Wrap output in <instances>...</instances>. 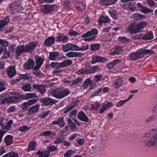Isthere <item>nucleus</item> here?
Returning a JSON list of instances; mask_svg holds the SVG:
<instances>
[{"instance_id": "57", "label": "nucleus", "mask_w": 157, "mask_h": 157, "mask_svg": "<svg viewBox=\"0 0 157 157\" xmlns=\"http://www.w3.org/2000/svg\"><path fill=\"white\" fill-rule=\"evenodd\" d=\"M29 129V128L27 126H23L20 127L18 129V130L21 131V132H25Z\"/></svg>"}, {"instance_id": "6", "label": "nucleus", "mask_w": 157, "mask_h": 157, "mask_svg": "<svg viewBox=\"0 0 157 157\" xmlns=\"http://www.w3.org/2000/svg\"><path fill=\"white\" fill-rule=\"evenodd\" d=\"M21 0H16L10 6V10L12 12L20 11L21 10Z\"/></svg>"}, {"instance_id": "14", "label": "nucleus", "mask_w": 157, "mask_h": 157, "mask_svg": "<svg viewBox=\"0 0 157 157\" xmlns=\"http://www.w3.org/2000/svg\"><path fill=\"white\" fill-rule=\"evenodd\" d=\"M146 145L148 146H157V133L151 137L147 142Z\"/></svg>"}, {"instance_id": "36", "label": "nucleus", "mask_w": 157, "mask_h": 157, "mask_svg": "<svg viewBox=\"0 0 157 157\" xmlns=\"http://www.w3.org/2000/svg\"><path fill=\"white\" fill-rule=\"evenodd\" d=\"M36 144L35 142L34 141H31L28 145V147L26 150L27 152H29L31 151L35 150V147Z\"/></svg>"}, {"instance_id": "5", "label": "nucleus", "mask_w": 157, "mask_h": 157, "mask_svg": "<svg viewBox=\"0 0 157 157\" xmlns=\"http://www.w3.org/2000/svg\"><path fill=\"white\" fill-rule=\"evenodd\" d=\"M41 8L42 11L46 14L50 13L57 9V5L55 4L42 5Z\"/></svg>"}, {"instance_id": "18", "label": "nucleus", "mask_w": 157, "mask_h": 157, "mask_svg": "<svg viewBox=\"0 0 157 157\" xmlns=\"http://www.w3.org/2000/svg\"><path fill=\"white\" fill-rule=\"evenodd\" d=\"M123 51L122 47L120 46H116L111 49L110 51V54L112 55L115 54H119L122 53Z\"/></svg>"}, {"instance_id": "10", "label": "nucleus", "mask_w": 157, "mask_h": 157, "mask_svg": "<svg viewBox=\"0 0 157 157\" xmlns=\"http://www.w3.org/2000/svg\"><path fill=\"white\" fill-rule=\"evenodd\" d=\"M37 43L32 42L26 44L24 47L26 52L31 53L36 46Z\"/></svg>"}, {"instance_id": "11", "label": "nucleus", "mask_w": 157, "mask_h": 157, "mask_svg": "<svg viewBox=\"0 0 157 157\" xmlns=\"http://www.w3.org/2000/svg\"><path fill=\"white\" fill-rule=\"evenodd\" d=\"M77 118L81 121L86 123L91 122L90 120L83 111H81L78 112L77 115Z\"/></svg>"}, {"instance_id": "55", "label": "nucleus", "mask_w": 157, "mask_h": 157, "mask_svg": "<svg viewBox=\"0 0 157 157\" xmlns=\"http://www.w3.org/2000/svg\"><path fill=\"white\" fill-rule=\"evenodd\" d=\"M118 41L122 43H126L129 41V40L125 37H120L118 38Z\"/></svg>"}, {"instance_id": "25", "label": "nucleus", "mask_w": 157, "mask_h": 157, "mask_svg": "<svg viewBox=\"0 0 157 157\" xmlns=\"http://www.w3.org/2000/svg\"><path fill=\"white\" fill-rule=\"evenodd\" d=\"M21 98L25 99H35L37 97L36 94L34 93H26L25 95H21Z\"/></svg>"}, {"instance_id": "27", "label": "nucleus", "mask_w": 157, "mask_h": 157, "mask_svg": "<svg viewBox=\"0 0 157 157\" xmlns=\"http://www.w3.org/2000/svg\"><path fill=\"white\" fill-rule=\"evenodd\" d=\"M121 62V60L119 59H116L113 61L107 63L106 64V66L109 69H112L117 63Z\"/></svg>"}, {"instance_id": "54", "label": "nucleus", "mask_w": 157, "mask_h": 157, "mask_svg": "<svg viewBox=\"0 0 157 157\" xmlns=\"http://www.w3.org/2000/svg\"><path fill=\"white\" fill-rule=\"evenodd\" d=\"M141 12L143 13H147L153 12V10L149 9L147 7H144Z\"/></svg>"}, {"instance_id": "24", "label": "nucleus", "mask_w": 157, "mask_h": 157, "mask_svg": "<svg viewBox=\"0 0 157 157\" xmlns=\"http://www.w3.org/2000/svg\"><path fill=\"white\" fill-rule=\"evenodd\" d=\"M34 65V62L33 60L30 59L25 62L24 64V66L25 69L30 70L31 68H33Z\"/></svg>"}, {"instance_id": "15", "label": "nucleus", "mask_w": 157, "mask_h": 157, "mask_svg": "<svg viewBox=\"0 0 157 157\" xmlns=\"http://www.w3.org/2000/svg\"><path fill=\"white\" fill-rule=\"evenodd\" d=\"M33 88L40 94H44L45 91V86L42 85L35 84L33 86Z\"/></svg>"}, {"instance_id": "16", "label": "nucleus", "mask_w": 157, "mask_h": 157, "mask_svg": "<svg viewBox=\"0 0 157 157\" xmlns=\"http://www.w3.org/2000/svg\"><path fill=\"white\" fill-rule=\"evenodd\" d=\"M52 123L53 125H58L60 127H63L66 124L63 118L61 117H59L56 121H52Z\"/></svg>"}, {"instance_id": "32", "label": "nucleus", "mask_w": 157, "mask_h": 157, "mask_svg": "<svg viewBox=\"0 0 157 157\" xmlns=\"http://www.w3.org/2000/svg\"><path fill=\"white\" fill-rule=\"evenodd\" d=\"M142 39L144 40H150L153 38V35L152 32H149L143 35Z\"/></svg>"}, {"instance_id": "20", "label": "nucleus", "mask_w": 157, "mask_h": 157, "mask_svg": "<svg viewBox=\"0 0 157 157\" xmlns=\"http://www.w3.org/2000/svg\"><path fill=\"white\" fill-rule=\"evenodd\" d=\"M26 52L24 45H22L18 46L16 48L15 53L16 54V57L17 58L21 56L22 53Z\"/></svg>"}, {"instance_id": "39", "label": "nucleus", "mask_w": 157, "mask_h": 157, "mask_svg": "<svg viewBox=\"0 0 157 157\" xmlns=\"http://www.w3.org/2000/svg\"><path fill=\"white\" fill-rule=\"evenodd\" d=\"M93 84V82L91 80L90 78L86 79L82 84V86L86 88L88 86L91 85Z\"/></svg>"}, {"instance_id": "13", "label": "nucleus", "mask_w": 157, "mask_h": 157, "mask_svg": "<svg viewBox=\"0 0 157 157\" xmlns=\"http://www.w3.org/2000/svg\"><path fill=\"white\" fill-rule=\"evenodd\" d=\"M107 61L106 59L104 57H101L98 56H93L91 63L94 64L97 62L105 63Z\"/></svg>"}, {"instance_id": "47", "label": "nucleus", "mask_w": 157, "mask_h": 157, "mask_svg": "<svg viewBox=\"0 0 157 157\" xmlns=\"http://www.w3.org/2000/svg\"><path fill=\"white\" fill-rule=\"evenodd\" d=\"M57 147L55 146L52 145L48 147L46 149V151L47 153H49L51 152L57 150Z\"/></svg>"}, {"instance_id": "41", "label": "nucleus", "mask_w": 157, "mask_h": 157, "mask_svg": "<svg viewBox=\"0 0 157 157\" xmlns=\"http://www.w3.org/2000/svg\"><path fill=\"white\" fill-rule=\"evenodd\" d=\"M100 46V44H92L90 45V49L91 51L97 50L99 49Z\"/></svg>"}, {"instance_id": "38", "label": "nucleus", "mask_w": 157, "mask_h": 157, "mask_svg": "<svg viewBox=\"0 0 157 157\" xmlns=\"http://www.w3.org/2000/svg\"><path fill=\"white\" fill-rule=\"evenodd\" d=\"M40 135L44 136H50V137H52L53 136H56V133H52L51 131H47L42 132Z\"/></svg>"}, {"instance_id": "35", "label": "nucleus", "mask_w": 157, "mask_h": 157, "mask_svg": "<svg viewBox=\"0 0 157 157\" xmlns=\"http://www.w3.org/2000/svg\"><path fill=\"white\" fill-rule=\"evenodd\" d=\"M123 83V80L121 78H119L113 84V87L115 89H117L121 86Z\"/></svg>"}, {"instance_id": "9", "label": "nucleus", "mask_w": 157, "mask_h": 157, "mask_svg": "<svg viewBox=\"0 0 157 157\" xmlns=\"http://www.w3.org/2000/svg\"><path fill=\"white\" fill-rule=\"evenodd\" d=\"M40 100L41 105L44 106L52 105L56 103V100L49 98L40 99Z\"/></svg>"}, {"instance_id": "64", "label": "nucleus", "mask_w": 157, "mask_h": 157, "mask_svg": "<svg viewBox=\"0 0 157 157\" xmlns=\"http://www.w3.org/2000/svg\"><path fill=\"white\" fill-rule=\"evenodd\" d=\"M1 130H2V132L4 134L6 132L10 130V129L6 125L5 126H4L3 125L2 127Z\"/></svg>"}, {"instance_id": "59", "label": "nucleus", "mask_w": 157, "mask_h": 157, "mask_svg": "<svg viewBox=\"0 0 157 157\" xmlns=\"http://www.w3.org/2000/svg\"><path fill=\"white\" fill-rule=\"evenodd\" d=\"M25 76V74H21L20 75L18 78L16 79L15 80H13L12 81V83L13 84L16 82H17L20 80L23 79H24Z\"/></svg>"}, {"instance_id": "50", "label": "nucleus", "mask_w": 157, "mask_h": 157, "mask_svg": "<svg viewBox=\"0 0 157 157\" xmlns=\"http://www.w3.org/2000/svg\"><path fill=\"white\" fill-rule=\"evenodd\" d=\"M100 104L98 102H96L94 104H92L91 105L92 109V110H94L95 111H97L98 108L100 107Z\"/></svg>"}, {"instance_id": "42", "label": "nucleus", "mask_w": 157, "mask_h": 157, "mask_svg": "<svg viewBox=\"0 0 157 157\" xmlns=\"http://www.w3.org/2000/svg\"><path fill=\"white\" fill-rule=\"evenodd\" d=\"M18 155L17 153L13 151H10L8 153L3 155L2 157H18Z\"/></svg>"}, {"instance_id": "56", "label": "nucleus", "mask_w": 157, "mask_h": 157, "mask_svg": "<svg viewBox=\"0 0 157 157\" xmlns=\"http://www.w3.org/2000/svg\"><path fill=\"white\" fill-rule=\"evenodd\" d=\"M156 129L154 128L151 129L148 132L146 133L144 136V137H148L152 135V132L155 131Z\"/></svg>"}, {"instance_id": "62", "label": "nucleus", "mask_w": 157, "mask_h": 157, "mask_svg": "<svg viewBox=\"0 0 157 157\" xmlns=\"http://www.w3.org/2000/svg\"><path fill=\"white\" fill-rule=\"evenodd\" d=\"M102 90V88H99L95 92L93 93L91 95V97H94L95 96H96L98 95L99 94L101 93Z\"/></svg>"}, {"instance_id": "51", "label": "nucleus", "mask_w": 157, "mask_h": 157, "mask_svg": "<svg viewBox=\"0 0 157 157\" xmlns=\"http://www.w3.org/2000/svg\"><path fill=\"white\" fill-rule=\"evenodd\" d=\"M29 106L27 102H24L21 105V108L24 111L28 110Z\"/></svg>"}, {"instance_id": "60", "label": "nucleus", "mask_w": 157, "mask_h": 157, "mask_svg": "<svg viewBox=\"0 0 157 157\" xmlns=\"http://www.w3.org/2000/svg\"><path fill=\"white\" fill-rule=\"evenodd\" d=\"M9 97L8 98H5L1 100V103L3 105H6L8 103H11Z\"/></svg>"}, {"instance_id": "1", "label": "nucleus", "mask_w": 157, "mask_h": 157, "mask_svg": "<svg viewBox=\"0 0 157 157\" xmlns=\"http://www.w3.org/2000/svg\"><path fill=\"white\" fill-rule=\"evenodd\" d=\"M147 25V23L145 21L140 22L138 24L135 22L132 23L129 25V27L127 28V32L131 34L136 33L140 32V30Z\"/></svg>"}, {"instance_id": "49", "label": "nucleus", "mask_w": 157, "mask_h": 157, "mask_svg": "<svg viewBox=\"0 0 157 157\" xmlns=\"http://www.w3.org/2000/svg\"><path fill=\"white\" fill-rule=\"evenodd\" d=\"M63 142V139L61 137H56L54 141V143L56 144H61Z\"/></svg>"}, {"instance_id": "58", "label": "nucleus", "mask_w": 157, "mask_h": 157, "mask_svg": "<svg viewBox=\"0 0 157 157\" xmlns=\"http://www.w3.org/2000/svg\"><path fill=\"white\" fill-rule=\"evenodd\" d=\"M8 43L6 40L0 39V44L2 47H5L8 45Z\"/></svg>"}, {"instance_id": "28", "label": "nucleus", "mask_w": 157, "mask_h": 157, "mask_svg": "<svg viewBox=\"0 0 157 157\" xmlns=\"http://www.w3.org/2000/svg\"><path fill=\"white\" fill-rule=\"evenodd\" d=\"M59 55V52H51L50 53L48 58L51 60H54L58 59Z\"/></svg>"}, {"instance_id": "61", "label": "nucleus", "mask_w": 157, "mask_h": 157, "mask_svg": "<svg viewBox=\"0 0 157 157\" xmlns=\"http://www.w3.org/2000/svg\"><path fill=\"white\" fill-rule=\"evenodd\" d=\"M76 52H70L66 54V56L68 57H76Z\"/></svg>"}, {"instance_id": "8", "label": "nucleus", "mask_w": 157, "mask_h": 157, "mask_svg": "<svg viewBox=\"0 0 157 157\" xmlns=\"http://www.w3.org/2000/svg\"><path fill=\"white\" fill-rule=\"evenodd\" d=\"M136 53L138 58L139 59L143 57L144 55L149 54H152L154 53L155 52L152 50L143 48L138 49L136 51Z\"/></svg>"}, {"instance_id": "17", "label": "nucleus", "mask_w": 157, "mask_h": 157, "mask_svg": "<svg viewBox=\"0 0 157 157\" xmlns=\"http://www.w3.org/2000/svg\"><path fill=\"white\" fill-rule=\"evenodd\" d=\"M74 4L78 10L82 11L85 9V5L79 0H75Z\"/></svg>"}, {"instance_id": "12", "label": "nucleus", "mask_w": 157, "mask_h": 157, "mask_svg": "<svg viewBox=\"0 0 157 157\" xmlns=\"http://www.w3.org/2000/svg\"><path fill=\"white\" fill-rule=\"evenodd\" d=\"M40 107V105L37 103L29 108L27 112V115H31L36 113L38 111Z\"/></svg>"}, {"instance_id": "31", "label": "nucleus", "mask_w": 157, "mask_h": 157, "mask_svg": "<svg viewBox=\"0 0 157 157\" xmlns=\"http://www.w3.org/2000/svg\"><path fill=\"white\" fill-rule=\"evenodd\" d=\"M63 9L66 11H70L72 10L71 3L69 1H65L63 4Z\"/></svg>"}, {"instance_id": "2", "label": "nucleus", "mask_w": 157, "mask_h": 157, "mask_svg": "<svg viewBox=\"0 0 157 157\" xmlns=\"http://www.w3.org/2000/svg\"><path fill=\"white\" fill-rule=\"evenodd\" d=\"M50 94L52 96L58 99H61L70 94L71 91L67 89H63L61 90H59L58 89H56L54 90H49Z\"/></svg>"}, {"instance_id": "37", "label": "nucleus", "mask_w": 157, "mask_h": 157, "mask_svg": "<svg viewBox=\"0 0 157 157\" xmlns=\"http://www.w3.org/2000/svg\"><path fill=\"white\" fill-rule=\"evenodd\" d=\"M50 66L55 70H59L62 68L61 63L52 62L50 64Z\"/></svg>"}, {"instance_id": "40", "label": "nucleus", "mask_w": 157, "mask_h": 157, "mask_svg": "<svg viewBox=\"0 0 157 157\" xmlns=\"http://www.w3.org/2000/svg\"><path fill=\"white\" fill-rule=\"evenodd\" d=\"M82 79L81 78H77L73 79L72 81L71 84H70L71 86H76L78 85L82 81Z\"/></svg>"}, {"instance_id": "34", "label": "nucleus", "mask_w": 157, "mask_h": 157, "mask_svg": "<svg viewBox=\"0 0 157 157\" xmlns=\"http://www.w3.org/2000/svg\"><path fill=\"white\" fill-rule=\"evenodd\" d=\"M156 117L157 116H156L154 114H152L149 117L145 120V122L146 124H148L153 122L154 121H155L156 119Z\"/></svg>"}, {"instance_id": "4", "label": "nucleus", "mask_w": 157, "mask_h": 157, "mask_svg": "<svg viewBox=\"0 0 157 157\" xmlns=\"http://www.w3.org/2000/svg\"><path fill=\"white\" fill-rule=\"evenodd\" d=\"M98 34V31L96 29H94L90 31H87L85 33L82 34L81 37L84 38L85 41H91L95 40L97 35Z\"/></svg>"}, {"instance_id": "21", "label": "nucleus", "mask_w": 157, "mask_h": 157, "mask_svg": "<svg viewBox=\"0 0 157 157\" xmlns=\"http://www.w3.org/2000/svg\"><path fill=\"white\" fill-rule=\"evenodd\" d=\"M55 39L53 36L48 37L45 40L44 45L47 46H50L53 45L55 41Z\"/></svg>"}, {"instance_id": "22", "label": "nucleus", "mask_w": 157, "mask_h": 157, "mask_svg": "<svg viewBox=\"0 0 157 157\" xmlns=\"http://www.w3.org/2000/svg\"><path fill=\"white\" fill-rule=\"evenodd\" d=\"M6 72L10 78H12L16 74V71L13 66H10L6 69Z\"/></svg>"}, {"instance_id": "63", "label": "nucleus", "mask_w": 157, "mask_h": 157, "mask_svg": "<svg viewBox=\"0 0 157 157\" xmlns=\"http://www.w3.org/2000/svg\"><path fill=\"white\" fill-rule=\"evenodd\" d=\"M74 152V151L68 150L64 154V157H70L72 154Z\"/></svg>"}, {"instance_id": "7", "label": "nucleus", "mask_w": 157, "mask_h": 157, "mask_svg": "<svg viewBox=\"0 0 157 157\" xmlns=\"http://www.w3.org/2000/svg\"><path fill=\"white\" fill-rule=\"evenodd\" d=\"M98 67L97 66H95L92 67L89 69L84 68L81 69L77 72V73L78 75L81 74H88L93 73L97 71Z\"/></svg>"}, {"instance_id": "43", "label": "nucleus", "mask_w": 157, "mask_h": 157, "mask_svg": "<svg viewBox=\"0 0 157 157\" xmlns=\"http://www.w3.org/2000/svg\"><path fill=\"white\" fill-rule=\"evenodd\" d=\"M21 88L25 91H30L31 89V86L30 84H27L23 86Z\"/></svg>"}, {"instance_id": "53", "label": "nucleus", "mask_w": 157, "mask_h": 157, "mask_svg": "<svg viewBox=\"0 0 157 157\" xmlns=\"http://www.w3.org/2000/svg\"><path fill=\"white\" fill-rule=\"evenodd\" d=\"M9 20H8V21ZM8 21H5V20L0 21V30L2 31L3 27L6 25L8 23Z\"/></svg>"}, {"instance_id": "30", "label": "nucleus", "mask_w": 157, "mask_h": 157, "mask_svg": "<svg viewBox=\"0 0 157 157\" xmlns=\"http://www.w3.org/2000/svg\"><path fill=\"white\" fill-rule=\"evenodd\" d=\"M11 103H16L18 101L20 97L18 94H15L11 96H9Z\"/></svg>"}, {"instance_id": "48", "label": "nucleus", "mask_w": 157, "mask_h": 157, "mask_svg": "<svg viewBox=\"0 0 157 157\" xmlns=\"http://www.w3.org/2000/svg\"><path fill=\"white\" fill-rule=\"evenodd\" d=\"M144 17L143 15L135 13L132 15V18L133 20H141Z\"/></svg>"}, {"instance_id": "23", "label": "nucleus", "mask_w": 157, "mask_h": 157, "mask_svg": "<svg viewBox=\"0 0 157 157\" xmlns=\"http://www.w3.org/2000/svg\"><path fill=\"white\" fill-rule=\"evenodd\" d=\"M118 0H101L99 3L100 5L105 6H110L115 4Z\"/></svg>"}, {"instance_id": "26", "label": "nucleus", "mask_w": 157, "mask_h": 157, "mask_svg": "<svg viewBox=\"0 0 157 157\" xmlns=\"http://www.w3.org/2000/svg\"><path fill=\"white\" fill-rule=\"evenodd\" d=\"M13 137L12 136L10 135L6 136L4 139V142L6 146H10L13 142Z\"/></svg>"}, {"instance_id": "52", "label": "nucleus", "mask_w": 157, "mask_h": 157, "mask_svg": "<svg viewBox=\"0 0 157 157\" xmlns=\"http://www.w3.org/2000/svg\"><path fill=\"white\" fill-rule=\"evenodd\" d=\"M129 58L131 60H135L138 59L136 52L131 54L129 56Z\"/></svg>"}, {"instance_id": "46", "label": "nucleus", "mask_w": 157, "mask_h": 157, "mask_svg": "<svg viewBox=\"0 0 157 157\" xmlns=\"http://www.w3.org/2000/svg\"><path fill=\"white\" fill-rule=\"evenodd\" d=\"M68 122L70 130H72L76 128L75 124L72 121L71 119L69 118L68 119Z\"/></svg>"}, {"instance_id": "19", "label": "nucleus", "mask_w": 157, "mask_h": 157, "mask_svg": "<svg viewBox=\"0 0 157 157\" xmlns=\"http://www.w3.org/2000/svg\"><path fill=\"white\" fill-rule=\"evenodd\" d=\"M56 41L58 42H62L65 43L67 42L68 40L67 36L64 35L63 34H59L56 37Z\"/></svg>"}, {"instance_id": "3", "label": "nucleus", "mask_w": 157, "mask_h": 157, "mask_svg": "<svg viewBox=\"0 0 157 157\" xmlns=\"http://www.w3.org/2000/svg\"><path fill=\"white\" fill-rule=\"evenodd\" d=\"M63 50L65 52L68 51H84L86 50L89 48V46L86 45V46H82L81 47H79L76 44L72 43H67V44L63 45Z\"/></svg>"}, {"instance_id": "29", "label": "nucleus", "mask_w": 157, "mask_h": 157, "mask_svg": "<svg viewBox=\"0 0 157 157\" xmlns=\"http://www.w3.org/2000/svg\"><path fill=\"white\" fill-rule=\"evenodd\" d=\"M157 79L156 77L154 75L151 76L147 81V83L149 86H151L155 84Z\"/></svg>"}, {"instance_id": "45", "label": "nucleus", "mask_w": 157, "mask_h": 157, "mask_svg": "<svg viewBox=\"0 0 157 157\" xmlns=\"http://www.w3.org/2000/svg\"><path fill=\"white\" fill-rule=\"evenodd\" d=\"M35 59L36 64L41 66L43 64V58L40 57L36 56Z\"/></svg>"}, {"instance_id": "44", "label": "nucleus", "mask_w": 157, "mask_h": 157, "mask_svg": "<svg viewBox=\"0 0 157 157\" xmlns=\"http://www.w3.org/2000/svg\"><path fill=\"white\" fill-rule=\"evenodd\" d=\"M76 106L75 105H70L66 106L65 108V110L64 113H67L71 111L72 109L74 108Z\"/></svg>"}, {"instance_id": "33", "label": "nucleus", "mask_w": 157, "mask_h": 157, "mask_svg": "<svg viewBox=\"0 0 157 157\" xmlns=\"http://www.w3.org/2000/svg\"><path fill=\"white\" fill-rule=\"evenodd\" d=\"M61 63L62 68H64L71 65L72 63V61L71 59L65 60Z\"/></svg>"}]
</instances>
